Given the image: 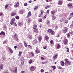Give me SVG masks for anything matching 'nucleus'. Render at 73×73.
<instances>
[{
    "mask_svg": "<svg viewBox=\"0 0 73 73\" xmlns=\"http://www.w3.org/2000/svg\"><path fill=\"white\" fill-rule=\"evenodd\" d=\"M30 71H35V66H32L30 67Z\"/></svg>",
    "mask_w": 73,
    "mask_h": 73,
    "instance_id": "7",
    "label": "nucleus"
},
{
    "mask_svg": "<svg viewBox=\"0 0 73 73\" xmlns=\"http://www.w3.org/2000/svg\"><path fill=\"white\" fill-rule=\"evenodd\" d=\"M49 13V11L48 10H47L46 12V14H48Z\"/></svg>",
    "mask_w": 73,
    "mask_h": 73,
    "instance_id": "52",
    "label": "nucleus"
},
{
    "mask_svg": "<svg viewBox=\"0 0 73 73\" xmlns=\"http://www.w3.org/2000/svg\"><path fill=\"white\" fill-rule=\"evenodd\" d=\"M35 52L36 53H37V54H38L40 53V50H36L35 51Z\"/></svg>",
    "mask_w": 73,
    "mask_h": 73,
    "instance_id": "24",
    "label": "nucleus"
},
{
    "mask_svg": "<svg viewBox=\"0 0 73 73\" xmlns=\"http://www.w3.org/2000/svg\"><path fill=\"white\" fill-rule=\"evenodd\" d=\"M42 19H39L38 20V21L39 22V23H40V22H42Z\"/></svg>",
    "mask_w": 73,
    "mask_h": 73,
    "instance_id": "44",
    "label": "nucleus"
},
{
    "mask_svg": "<svg viewBox=\"0 0 73 73\" xmlns=\"http://www.w3.org/2000/svg\"><path fill=\"white\" fill-rule=\"evenodd\" d=\"M33 45H35V44H37V43H38V41H37V40H33Z\"/></svg>",
    "mask_w": 73,
    "mask_h": 73,
    "instance_id": "9",
    "label": "nucleus"
},
{
    "mask_svg": "<svg viewBox=\"0 0 73 73\" xmlns=\"http://www.w3.org/2000/svg\"><path fill=\"white\" fill-rule=\"evenodd\" d=\"M8 5L7 4L5 5V9H7V8H8Z\"/></svg>",
    "mask_w": 73,
    "mask_h": 73,
    "instance_id": "45",
    "label": "nucleus"
},
{
    "mask_svg": "<svg viewBox=\"0 0 73 73\" xmlns=\"http://www.w3.org/2000/svg\"><path fill=\"white\" fill-rule=\"evenodd\" d=\"M59 68H58V69H62V68L61 67V66H59Z\"/></svg>",
    "mask_w": 73,
    "mask_h": 73,
    "instance_id": "51",
    "label": "nucleus"
},
{
    "mask_svg": "<svg viewBox=\"0 0 73 73\" xmlns=\"http://www.w3.org/2000/svg\"><path fill=\"white\" fill-rule=\"evenodd\" d=\"M46 46H44L43 47V48H44V49H46Z\"/></svg>",
    "mask_w": 73,
    "mask_h": 73,
    "instance_id": "61",
    "label": "nucleus"
},
{
    "mask_svg": "<svg viewBox=\"0 0 73 73\" xmlns=\"http://www.w3.org/2000/svg\"><path fill=\"white\" fill-rule=\"evenodd\" d=\"M44 38L45 39L44 40V41L46 40V41L47 42H48V41H49V36L47 35H45L44 36Z\"/></svg>",
    "mask_w": 73,
    "mask_h": 73,
    "instance_id": "5",
    "label": "nucleus"
},
{
    "mask_svg": "<svg viewBox=\"0 0 73 73\" xmlns=\"http://www.w3.org/2000/svg\"><path fill=\"white\" fill-rule=\"evenodd\" d=\"M22 54V52L21 51H19V54H18L19 56H21Z\"/></svg>",
    "mask_w": 73,
    "mask_h": 73,
    "instance_id": "34",
    "label": "nucleus"
},
{
    "mask_svg": "<svg viewBox=\"0 0 73 73\" xmlns=\"http://www.w3.org/2000/svg\"><path fill=\"white\" fill-rule=\"evenodd\" d=\"M21 22L19 21L18 22V26H21Z\"/></svg>",
    "mask_w": 73,
    "mask_h": 73,
    "instance_id": "36",
    "label": "nucleus"
},
{
    "mask_svg": "<svg viewBox=\"0 0 73 73\" xmlns=\"http://www.w3.org/2000/svg\"><path fill=\"white\" fill-rule=\"evenodd\" d=\"M6 42H7V41H5L3 42V44H5Z\"/></svg>",
    "mask_w": 73,
    "mask_h": 73,
    "instance_id": "63",
    "label": "nucleus"
},
{
    "mask_svg": "<svg viewBox=\"0 0 73 73\" xmlns=\"http://www.w3.org/2000/svg\"><path fill=\"white\" fill-rule=\"evenodd\" d=\"M41 62L42 64H46V63L47 62V61H46V62Z\"/></svg>",
    "mask_w": 73,
    "mask_h": 73,
    "instance_id": "41",
    "label": "nucleus"
},
{
    "mask_svg": "<svg viewBox=\"0 0 73 73\" xmlns=\"http://www.w3.org/2000/svg\"><path fill=\"white\" fill-rule=\"evenodd\" d=\"M60 36V35H58L56 36V37H59Z\"/></svg>",
    "mask_w": 73,
    "mask_h": 73,
    "instance_id": "64",
    "label": "nucleus"
},
{
    "mask_svg": "<svg viewBox=\"0 0 73 73\" xmlns=\"http://www.w3.org/2000/svg\"><path fill=\"white\" fill-rule=\"evenodd\" d=\"M28 48H30V49H32V46H30V45H28Z\"/></svg>",
    "mask_w": 73,
    "mask_h": 73,
    "instance_id": "48",
    "label": "nucleus"
},
{
    "mask_svg": "<svg viewBox=\"0 0 73 73\" xmlns=\"http://www.w3.org/2000/svg\"><path fill=\"white\" fill-rule=\"evenodd\" d=\"M44 72V70L43 69H41L40 70V72H41V73H43Z\"/></svg>",
    "mask_w": 73,
    "mask_h": 73,
    "instance_id": "49",
    "label": "nucleus"
},
{
    "mask_svg": "<svg viewBox=\"0 0 73 73\" xmlns=\"http://www.w3.org/2000/svg\"><path fill=\"white\" fill-rule=\"evenodd\" d=\"M31 54L32 56L33 57H34V56H35V54H34V53L33 52H31Z\"/></svg>",
    "mask_w": 73,
    "mask_h": 73,
    "instance_id": "35",
    "label": "nucleus"
},
{
    "mask_svg": "<svg viewBox=\"0 0 73 73\" xmlns=\"http://www.w3.org/2000/svg\"><path fill=\"white\" fill-rule=\"evenodd\" d=\"M3 64H1L0 65V69H3Z\"/></svg>",
    "mask_w": 73,
    "mask_h": 73,
    "instance_id": "32",
    "label": "nucleus"
},
{
    "mask_svg": "<svg viewBox=\"0 0 73 73\" xmlns=\"http://www.w3.org/2000/svg\"><path fill=\"white\" fill-rule=\"evenodd\" d=\"M23 13H24V12H23V9L20 10L19 11V13L21 14V15H22V14H23Z\"/></svg>",
    "mask_w": 73,
    "mask_h": 73,
    "instance_id": "21",
    "label": "nucleus"
},
{
    "mask_svg": "<svg viewBox=\"0 0 73 73\" xmlns=\"http://www.w3.org/2000/svg\"><path fill=\"white\" fill-rule=\"evenodd\" d=\"M69 65H71V62L70 61V62H68V63Z\"/></svg>",
    "mask_w": 73,
    "mask_h": 73,
    "instance_id": "57",
    "label": "nucleus"
},
{
    "mask_svg": "<svg viewBox=\"0 0 73 73\" xmlns=\"http://www.w3.org/2000/svg\"><path fill=\"white\" fill-rule=\"evenodd\" d=\"M41 60L42 61H44L45 60V58H44L43 57H41Z\"/></svg>",
    "mask_w": 73,
    "mask_h": 73,
    "instance_id": "50",
    "label": "nucleus"
},
{
    "mask_svg": "<svg viewBox=\"0 0 73 73\" xmlns=\"http://www.w3.org/2000/svg\"><path fill=\"white\" fill-rule=\"evenodd\" d=\"M67 6L69 8H70H70H72L71 7H72V3H68L67 4Z\"/></svg>",
    "mask_w": 73,
    "mask_h": 73,
    "instance_id": "10",
    "label": "nucleus"
},
{
    "mask_svg": "<svg viewBox=\"0 0 73 73\" xmlns=\"http://www.w3.org/2000/svg\"><path fill=\"white\" fill-rule=\"evenodd\" d=\"M60 44H57V49H60Z\"/></svg>",
    "mask_w": 73,
    "mask_h": 73,
    "instance_id": "40",
    "label": "nucleus"
},
{
    "mask_svg": "<svg viewBox=\"0 0 73 73\" xmlns=\"http://www.w3.org/2000/svg\"><path fill=\"white\" fill-rule=\"evenodd\" d=\"M51 16H54V13H55V11H51Z\"/></svg>",
    "mask_w": 73,
    "mask_h": 73,
    "instance_id": "14",
    "label": "nucleus"
},
{
    "mask_svg": "<svg viewBox=\"0 0 73 73\" xmlns=\"http://www.w3.org/2000/svg\"><path fill=\"white\" fill-rule=\"evenodd\" d=\"M9 50L10 52H11V53H13V51L11 49V48H9Z\"/></svg>",
    "mask_w": 73,
    "mask_h": 73,
    "instance_id": "38",
    "label": "nucleus"
},
{
    "mask_svg": "<svg viewBox=\"0 0 73 73\" xmlns=\"http://www.w3.org/2000/svg\"><path fill=\"white\" fill-rule=\"evenodd\" d=\"M63 31H62L63 33L65 34L68 31V28L66 27H65L64 28Z\"/></svg>",
    "mask_w": 73,
    "mask_h": 73,
    "instance_id": "2",
    "label": "nucleus"
},
{
    "mask_svg": "<svg viewBox=\"0 0 73 73\" xmlns=\"http://www.w3.org/2000/svg\"><path fill=\"white\" fill-rule=\"evenodd\" d=\"M68 38H69L70 37V33H68L67 34H66Z\"/></svg>",
    "mask_w": 73,
    "mask_h": 73,
    "instance_id": "26",
    "label": "nucleus"
},
{
    "mask_svg": "<svg viewBox=\"0 0 73 73\" xmlns=\"http://www.w3.org/2000/svg\"><path fill=\"white\" fill-rule=\"evenodd\" d=\"M37 26L36 25H34L33 26L34 29H36V28H37Z\"/></svg>",
    "mask_w": 73,
    "mask_h": 73,
    "instance_id": "31",
    "label": "nucleus"
},
{
    "mask_svg": "<svg viewBox=\"0 0 73 73\" xmlns=\"http://www.w3.org/2000/svg\"><path fill=\"white\" fill-rule=\"evenodd\" d=\"M17 33H15L14 35H13V37L14 38L15 40H17L18 38H17Z\"/></svg>",
    "mask_w": 73,
    "mask_h": 73,
    "instance_id": "1",
    "label": "nucleus"
},
{
    "mask_svg": "<svg viewBox=\"0 0 73 73\" xmlns=\"http://www.w3.org/2000/svg\"><path fill=\"white\" fill-rule=\"evenodd\" d=\"M33 62V60L32 59H30L29 60V64H31Z\"/></svg>",
    "mask_w": 73,
    "mask_h": 73,
    "instance_id": "23",
    "label": "nucleus"
},
{
    "mask_svg": "<svg viewBox=\"0 0 73 73\" xmlns=\"http://www.w3.org/2000/svg\"><path fill=\"white\" fill-rule=\"evenodd\" d=\"M48 0H49V1L50 2L52 1V0H46V1L47 2H49V1H48Z\"/></svg>",
    "mask_w": 73,
    "mask_h": 73,
    "instance_id": "56",
    "label": "nucleus"
},
{
    "mask_svg": "<svg viewBox=\"0 0 73 73\" xmlns=\"http://www.w3.org/2000/svg\"><path fill=\"white\" fill-rule=\"evenodd\" d=\"M52 29H48L47 30L48 32L49 33H51V32L52 31Z\"/></svg>",
    "mask_w": 73,
    "mask_h": 73,
    "instance_id": "33",
    "label": "nucleus"
},
{
    "mask_svg": "<svg viewBox=\"0 0 73 73\" xmlns=\"http://www.w3.org/2000/svg\"><path fill=\"white\" fill-rule=\"evenodd\" d=\"M38 8V5L36 6L34 8V10H37Z\"/></svg>",
    "mask_w": 73,
    "mask_h": 73,
    "instance_id": "22",
    "label": "nucleus"
},
{
    "mask_svg": "<svg viewBox=\"0 0 73 73\" xmlns=\"http://www.w3.org/2000/svg\"><path fill=\"white\" fill-rule=\"evenodd\" d=\"M4 35V36H5V33H4V32L3 31L1 32L0 33V35Z\"/></svg>",
    "mask_w": 73,
    "mask_h": 73,
    "instance_id": "25",
    "label": "nucleus"
},
{
    "mask_svg": "<svg viewBox=\"0 0 73 73\" xmlns=\"http://www.w3.org/2000/svg\"><path fill=\"white\" fill-rule=\"evenodd\" d=\"M32 16V13H31V12L29 11L27 14V15L26 17L27 18H28L29 17H31Z\"/></svg>",
    "mask_w": 73,
    "mask_h": 73,
    "instance_id": "8",
    "label": "nucleus"
},
{
    "mask_svg": "<svg viewBox=\"0 0 73 73\" xmlns=\"http://www.w3.org/2000/svg\"><path fill=\"white\" fill-rule=\"evenodd\" d=\"M68 42V40L66 38H64L63 40V43L64 45H66Z\"/></svg>",
    "mask_w": 73,
    "mask_h": 73,
    "instance_id": "3",
    "label": "nucleus"
},
{
    "mask_svg": "<svg viewBox=\"0 0 73 73\" xmlns=\"http://www.w3.org/2000/svg\"><path fill=\"white\" fill-rule=\"evenodd\" d=\"M60 64L62 66H64V65H65V63L63 60H62L60 62Z\"/></svg>",
    "mask_w": 73,
    "mask_h": 73,
    "instance_id": "12",
    "label": "nucleus"
},
{
    "mask_svg": "<svg viewBox=\"0 0 73 73\" xmlns=\"http://www.w3.org/2000/svg\"><path fill=\"white\" fill-rule=\"evenodd\" d=\"M34 32H35L36 33H37L38 32V30L37 29H34Z\"/></svg>",
    "mask_w": 73,
    "mask_h": 73,
    "instance_id": "16",
    "label": "nucleus"
},
{
    "mask_svg": "<svg viewBox=\"0 0 73 73\" xmlns=\"http://www.w3.org/2000/svg\"><path fill=\"white\" fill-rule=\"evenodd\" d=\"M2 60H4V61L5 60V58L4 57H2Z\"/></svg>",
    "mask_w": 73,
    "mask_h": 73,
    "instance_id": "58",
    "label": "nucleus"
},
{
    "mask_svg": "<svg viewBox=\"0 0 73 73\" xmlns=\"http://www.w3.org/2000/svg\"><path fill=\"white\" fill-rule=\"evenodd\" d=\"M31 21V18H28V19H27L28 23H30Z\"/></svg>",
    "mask_w": 73,
    "mask_h": 73,
    "instance_id": "27",
    "label": "nucleus"
},
{
    "mask_svg": "<svg viewBox=\"0 0 73 73\" xmlns=\"http://www.w3.org/2000/svg\"><path fill=\"white\" fill-rule=\"evenodd\" d=\"M57 57H58V55L56 54H55L53 56V58L54 60H56L57 59Z\"/></svg>",
    "mask_w": 73,
    "mask_h": 73,
    "instance_id": "11",
    "label": "nucleus"
},
{
    "mask_svg": "<svg viewBox=\"0 0 73 73\" xmlns=\"http://www.w3.org/2000/svg\"><path fill=\"white\" fill-rule=\"evenodd\" d=\"M51 7V5H46L45 7V9H48V8H49L50 7Z\"/></svg>",
    "mask_w": 73,
    "mask_h": 73,
    "instance_id": "19",
    "label": "nucleus"
},
{
    "mask_svg": "<svg viewBox=\"0 0 73 73\" xmlns=\"http://www.w3.org/2000/svg\"><path fill=\"white\" fill-rule=\"evenodd\" d=\"M66 49H67L66 52H69V48L67 47V48H66Z\"/></svg>",
    "mask_w": 73,
    "mask_h": 73,
    "instance_id": "46",
    "label": "nucleus"
},
{
    "mask_svg": "<svg viewBox=\"0 0 73 73\" xmlns=\"http://www.w3.org/2000/svg\"><path fill=\"white\" fill-rule=\"evenodd\" d=\"M38 39L39 42H41L42 40V36L40 35H39L38 37Z\"/></svg>",
    "mask_w": 73,
    "mask_h": 73,
    "instance_id": "6",
    "label": "nucleus"
},
{
    "mask_svg": "<svg viewBox=\"0 0 73 73\" xmlns=\"http://www.w3.org/2000/svg\"><path fill=\"white\" fill-rule=\"evenodd\" d=\"M28 38L29 40L32 39V36H30V35L28 36Z\"/></svg>",
    "mask_w": 73,
    "mask_h": 73,
    "instance_id": "29",
    "label": "nucleus"
},
{
    "mask_svg": "<svg viewBox=\"0 0 73 73\" xmlns=\"http://www.w3.org/2000/svg\"><path fill=\"white\" fill-rule=\"evenodd\" d=\"M68 23V21L66 20L65 21V23L67 24Z\"/></svg>",
    "mask_w": 73,
    "mask_h": 73,
    "instance_id": "62",
    "label": "nucleus"
},
{
    "mask_svg": "<svg viewBox=\"0 0 73 73\" xmlns=\"http://www.w3.org/2000/svg\"><path fill=\"white\" fill-rule=\"evenodd\" d=\"M38 17H42V15H41V14H39Z\"/></svg>",
    "mask_w": 73,
    "mask_h": 73,
    "instance_id": "60",
    "label": "nucleus"
},
{
    "mask_svg": "<svg viewBox=\"0 0 73 73\" xmlns=\"http://www.w3.org/2000/svg\"><path fill=\"white\" fill-rule=\"evenodd\" d=\"M49 23H50V22H49V21L48 20L47 21V22H46L47 25H49Z\"/></svg>",
    "mask_w": 73,
    "mask_h": 73,
    "instance_id": "47",
    "label": "nucleus"
},
{
    "mask_svg": "<svg viewBox=\"0 0 73 73\" xmlns=\"http://www.w3.org/2000/svg\"><path fill=\"white\" fill-rule=\"evenodd\" d=\"M50 33L52 35H54L55 33L54 31L53 30H52V31H51V32Z\"/></svg>",
    "mask_w": 73,
    "mask_h": 73,
    "instance_id": "30",
    "label": "nucleus"
},
{
    "mask_svg": "<svg viewBox=\"0 0 73 73\" xmlns=\"http://www.w3.org/2000/svg\"><path fill=\"white\" fill-rule=\"evenodd\" d=\"M10 15L11 16H16V13H15L12 12L11 13Z\"/></svg>",
    "mask_w": 73,
    "mask_h": 73,
    "instance_id": "17",
    "label": "nucleus"
},
{
    "mask_svg": "<svg viewBox=\"0 0 73 73\" xmlns=\"http://www.w3.org/2000/svg\"><path fill=\"white\" fill-rule=\"evenodd\" d=\"M24 61L23 60L21 62V64L22 65H23V64H24Z\"/></svg>",
    "mask_w": 73,
    "mask_h": 73,
    "instance_id": "59",
    "label": "nucleus"
},
{
    "mask_svg": "<svg viewBox=\"0 0 73 73\" xmlns=\"http://www.w3.org/2000/svg\"><path fill=\"white\" fill-rule=\"evenodd\" d=\"M14 25H15V26H17V24H16V22H14Z\"/></svg>",
    "mask_w": 73,
    "mask_h": 73,
    "instance_id": "55",
    "label": "nucleus"
},
{
    "mask_svg": "<svg viewBox=\"0 0 73 73\" xmlns=\"http://www.w3.org/2000/svg\"><path fill=\"white\" fill-rule=\"evenodd\" d=\"M51 68H52L53 70H55L56 69V67L55 66H50Z\"/></svg>",
    "mask_w": 73,
    "mask_h": 73,
    "instance_id": "20",
    "label": "nucleus"
},
{
    "mask_svg": "<svg viewBox=\"0 0 73 73\" xmlns=\"http://www.w3.org/2000/svg\"><path fill=\"white\" fill-rule=\"evenodd\" d=\"M43 13H44V10H43V9H42L41 13V15H43Z\"/></svg>",
    "mask_w": 73,
    "mask_h": 73,
    "instance_id": "42",
    "label": "nucleus"
},
{
    "mask_svg": "<svg viewBox=\"0 0 73 73\" xmlns=\"http://www.w3.org/2000/svg\"><path fill=\"white\" fill-rule=\"evenodd\" d=\"M27 5H28V3H26L24 4V6H27Z\"/></svg>",
    "mask_w": 73,
    "mask_h": 73,
    "instance_id": "53",
    "label": "nucleus"
},
{
    "mask_svg": "<svg viewBox=\"0 0 73 73\" xmlns=\"http://www.w3.org/2000/svg\"><path fill=\"white\" fill-rule=\"evenodd\" d=\"M65 61L66 62L67 64H68V62H69V61L68 60V59L67 58H66L65 59Z\"/></svg>",
    "mask_w": 73,
    "mask_h": 73,
    "instance_id": "37",
    "label": "nucleus"
},
{
    "mask_svg": "<svg viewBox=\"0 0 73 73\" xmlns=\"http://www.w3.org/2000/svg\"><path fill=\"white\" fill-rule=\"evenodd\" d=\"M46 17H47V15H45L44 17L43 18L44 19H46Z\"/></svg>",
    "mask_w": 73,
    "mask_h": 73,
    "instance_id": "54",
    "label": "nucleus"
},
{
    "mask_svg": "<svg viewBox=\"0 0 73 73\" xmlns=\"http://www.w3.org/2000/svg\"><path fill=\"white\" fill-rule=\"evenodd\" d=\"M24 43L25 47H26V48H27V42L25 41H24Z\"/></svg>",
    "mask_w": 73,
    "mask_h": 73,
    "instance_id": "28",
    "label": "nucleus"
},
{
    "mask_svg": "<svg viewBox=\"0 0 73 73\" xmlns=\"http://www.w3.org/2000/svg\"><path fill=\"white\" fill-rule=\"evenodd\" d=\"M52 20H55L56 19V17L54 16V15H52Z\"/></svg>",
    "mask_w": 73,
    "mask_h": 73,
    "instance_id": "18",
    "label": "nucleus"
},
{
    "mask_svg": "<svg viewBox=\"0 0 73 73\" xmlns=\"http://www.w3.org/2000/svg\"><path fill=\"white\" fill-rule=\"evenodd\" d=\"M62 3H63L62 1H58V4L59 5H61L62 4Z\"/></svg>",
    "mask_w": 73,
    "mask_h": 73,
    "instance_id": "15",
    "label": "nucleus"
},
{
    "mask_svg": "<svg viewBox=\"0 0 73 73\" xmlns=\"http://www.w3.org/2000/svg\"><path fill=\"white\" fill-rule=\"evenodd\" d=\"M50 43L51 44H53V43H54V42L53 40H51L50 41Z\"/></svg>",
    "mask_w": 73,
    "mask_h": 73,
    "instance_id": "43",
    "label": "nucleus"
},
{
    "mask_svg": "<svg viewBox=\"0 0 73 73\" xmlns=\"http://www.w3.org/2000/svg\"><path fill=\"white\" fill-rule=\"evenodd\" d=\"M16 19L17 20H18L19 19V18H20V17L19 16H17L15 17Z\"/></svg>",
    "mask_w": 73,
    "mask_h": 73,
    "instance_id": "39",
    "label": "nucleus"
},
{
    "mask_svg": "<svg viewBox=\"0 0 73 73\" xmlns=\"http://www.w3.org/2000/svg\"><path fill=\"white\" fill-rule=\"evenodd\" d=\"M11 21L10 22V24L11 25H13L14 24V22L15 21V18H13L11 20Z\"/></svg>",
    "mask_w": 73,
    "mask_h": 73,
    "instance_id": "4",
    "label": "nucleus"
},
{
    "mask_svg": "<svg viewBox=\"0 0 73 73\" xmlns=\"http://www.w3.org/2000/svg\"><path fill=\"white\" fill-rule=\"evenodd\" d=\"M15 8L19 7V2H17V3L14 5Z\"/></svg>",
    "mask_w": 73,
    "mask_h": 73,
    "instance_id": "13",
    "label": "nucleus"
}]
</instances>
